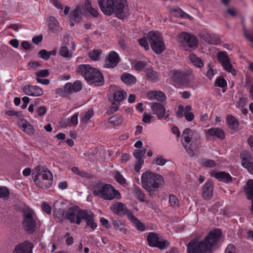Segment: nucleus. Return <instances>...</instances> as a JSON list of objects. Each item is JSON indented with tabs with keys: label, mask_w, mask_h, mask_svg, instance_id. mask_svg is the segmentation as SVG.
Returning a JSON list of instances; mask_svg holds the SVG:
<instances>
[{
	"label": "nucleus",
	"mask_w": 253,
	"mask_h": 253,
	"mask_svg": "<svg viewBox=\"0 0 253 253\" xmlns=\"http://www.w3.org/2000/svg\"><path fill=\"white\" fill-rule=\"evenodd\" d=\"M221 235V230L215 229L210 231L203 240L193 239L187 245L188 253H209L218 243Z\"/></svg>",
	"instance_id": "1"
},
{
	"label": "nucleus",
	"mask_w": 253,
	"mask_h": 253,
	"mask_svg": "<svg viewBox=\"0 0 253 253\" xmlns=\"http://www.w3.org/2000/svg\"><path fill=\"white\" fill-rule=\"evenodd\" d=\"M77 72L81 73L86 81L96 86L104 84V78L102 73L97 69L89 65H80L78 66Z\"/></svg>",
	"instance_id": "2"
},
{
	"label": "nucleus",
	"mask_w": 253,
	"mask_h": 253,
	"mask_svg": "<svg viewBox=\"0 0 253 253\" xmlns=\"http://www.w3.org/2000/svg\"><path fill=\"white\" fill-rule=\"evenodd\" d=\"M33 176L36 185L42 189H47L52 184V174L44 167L39 165L35 167Z\"/></svg>",
	"instance_id": "3"
},
{
	"label": "nucleus",
	"mask_w": 253,
	"mask_h": 253,
	"mask_svg": "<svg viewBox=\"0 0 253 253\" xmlns=\"http://www.w3.org/2000/svg\"><path fill=\"white\" fill-rule=\"evenodd\" d=\"M141 182L143 187L151 195L152 192L156 191L160 185L164 184V180L161 175L147 171L142 175Z\"/></svg>",
	"instance_id": "4"
},
{
	"label": "nucleus",
	"mask_w": 253,
	"mask_h": 253,
	"mask_svg": "<svg viewBox=\"0 0 253 253\" xmlns=\"http://www.w3.org/2000/svg\"><path fill=\"white\" fill-rule=\"evenodd\" d=\"M22 226L29 234H33L37 228V217L34 211L30 209H25L23 211Z\"/></svg>",
	"instance_id": "5"
},
{
	"label": "nucleus",
	"mask_w": 253,
	"mask_h": 253,
	"mask_svg": "<svg viewBox=\"0 0 253 253\" xmlns=\"http://www.w3.org/2000/svg\"><path fill=\"white\" fill-rule=\"evenodd\" d=\"M182 137L186 143V144H183V147L191 157L194 156L195 155L196 143H194V141H191V140L194 137L198 138L199 137V135L195 131L190 128H186L184 130Z\"/></svg>",
	"instance_id": "6"
},
{
	"label": "nucleus",
	"mask_w": 253,
	"mask_h": 253,
	"mask_svg": "<svg viewBox=\"0 0 253 253\" xmlns=\"http://www.w3.org/2000/svg\"><path fill=\"white\" fill-rule=\"evenodd\" d=\"M147 38L152 50L156 54H160L165 50V45L163 39L158 33L150 32Z\"/></svg>",
	"instance_id": "7"
},
{
	"label": "nucleus",
	"mask_w": 253,
	"mask_h": 253,
	"mask_svg": "<svg viewBox=\"0 0 253 253\" xmlns=\"http://www.w3.org/2000/svg\"><path fill=\"white\" fill-rule=\"evenodd\" d=\"M87 211L86 210H82L77 206H73L65 213V217L71 223L80 225Z\"/></svg>",
	"instance_id": "8"
},
{
	"label": "nucleus",
	"mask_w": 253,
	"mask_h": 253,
	"mask_svg": "<svg viewBox=\"0 0 253 253\" xmlns=\"http://www.w3.org/2000/svg\"><path fill=\"white\" fill-rule=\"evenodd\" d=\"M113 13L120 19H124L129 15V9L126 0H114Z\"/></svg>",
	"instance_id": "9"
},
{
	"label": "nucleus",
	"mask_w": 253,
	"mask_h": 253,
	"mask_svg": "<svg viewBox=\"0 0 253 253\" xmlns=\"http://www.w3.org/2000/svg\"><path fill=\"white\" fill-rule=\"evenodd\" d=\"M219 62L222 64L224 69L235 76L236 72L233 66L231 64L230 59L225 51H220L217 54Z\"/></svg>",
	"instance_id": "10"
},
{
	"label": "nucleus",
	"mask_w": 253,
	"mask_h": 253,
	"mask_svg": "<svg viewBox=\"0 0 253 253\" xmlns=\"http://www.w3.org/2000/svg\"><path fill=\"white\" fill-rule=\"evenodd\" d=\"M121 197L120 194L116 191L111 185L104 184V188L100 198L106 200H111L115 198L117 199Z\"/></svg>",
	"instance_id": "11"
},
{
	"label": "nucleus",
	"mask_w": 253,
	"mask_h": 253,
	"mask_svg": "<svg viewBox=\"0 0 253 253\" xmlns=\"http://www.w3.org/2000/svg\"><path fill=\"white\" fill-rule=\"evenodd\" d=\"M153 113L156 115L158 119L166 120L169 115H166V109L163 105L158 102H153L150 104Z\"/></svg>",
	"instance_id": "12"
},
{
	"label": "nucleus",
	"mask_w": 253,
	"mask_h": 253,
	"mask_svg": "<svg viewBox=\"0 0 253 253\" xmlns=\"http://www.w3.org/2000/svg\"><path fill=\"white\" fill-rule=\"evenodd\" d=\"M98 4L105 15L110 16L113 13L114 0H98Z\"/></svg>",
	"instance_id": "13"
},
{
	"label": "nucleus",
	"mask_w": 253,
	"mask_h": 253,
	"mask_svg": "<svg viewBox=\"0 0 253 253\" xmlns=\"http://www.w3.org/2000/svg\"><path fill=\"white\" fill-rule=\"evenodd\" d=\"M110 210L114 213L120 216H123L125 215H127L128 216L129 213H132L127 209L126 205L122 202H117L113 204L110 207Z\"/></svg>",
	"instance_id": "14"
},
{
	"label": "nucleus",
	"mask_w": 253,
	"mask_h": 253,
	"mask_svg": "<svg viewBox=\"0 0 253 253\" xmlns=\"http://www.w3.org/2000/svg\"><path fill=\"white\" fill-rule=\"evenodd\" d=\"M146 151V150L145 149L141 150L136 149L133 153V155L136 159L134 170L136 172H139L144 163V160L142 158L144 156Z\"/></svg>",
	"instance_id": "15"
},
{
	"label": "nucleus",
	"mask_w": 253,
	"mask_h": 253,
	"mask_svg": "<svg viewBox=\"0 0 253 253\" xmlns=\"http://www.w3.org/2000/svg\"><path fill=\"white\" fill-rule=\"evenodd\" d=\"M199 37L205 42L211 44H218L220 42L217 36L214 34L210 33L207 30L201 32L199 34Z\"/></svg>",
	"instance_id": "16"
},
{
	"label": "nucleus",
	"mask_w": 253,
	"mask_h": 253,
	"mask_svg": "<svg viewBox=\"0 0 253 253\" xmlns=\"http://www.w3.org/2000/svg\"><path fill=\"white\" fill-rule=\"evenodd\" d=\"M33 244L28 242L19 244L15 246L13 253H32Z\"/></svg>",
	"instance_id": "17"
},
{
	"label": "nucleus",
	"mask_w": 253,
	"mask_h": 253,
	"mask_svg": "<svg viewBox=\"0 0 253 253\" xmlns=\"http://www.w3.org/2000/svg\"><path fill=\"white\" fill-rule=\"evenodd\" d=\"M119 61V55L114 51H111L106 58V63L104 67L106 68H114L117 65Z\"/></svg>",
	"instance_id": "18"
},
{
	"label": "nucleus",
	"mask_w": 253,
	"mask_h": 253,
	"mask_svg": "<svg viewBox=\"0 0 253 253\" xmlns=\"http://www.w3.org/2000/svg\"><path fill=\"white\" fill-rule=\"evenodd\" d=\"M213 195V182L208 180L204 185L203 188L202 196L204 199H211Z\"/></svg>",
	"instance_id": "19"
},
{
	"label": "nucleus",
	"mask_w": 253,
	"mask_h": 253,
	"mask_svg": "<svg viewBox=\"0 0 253 253\" xmlns=\"http://www.w3.org/2000/svg\"><path fill=\"white\" fill-rule=\"evenodd\" d=\"M83 220H84L86 224L85 228L89 227L93 231L97 227V223L94 222V215L91 211H87L86 212Z\"/></svg>",
	"instance_id": "20"
},
{
	"label": "nucleus",
	"mask_w": 253,
	"mask_h": 253,
	"mask_svg": "<svg viewBox=\"0 0 253 253\" xmlns=\"http://www.w3.org/2000/svg\"><path fill=\"white\" fill-rule=\"evenodd\" d=\"M172 78L177 83L182 84H186L188 80V76L186 74L179 71H174Z\"/></svg>",
	"instance_id": "21"
},
{
	"label": "nucleus",
	"mask_w": 253,
	"mask_h": 253,
	"mask_svg": "<svg viewBox=\"0 0 253 253\" xmlns=\"http://www.w3.org/2000/svg\"><path fill=\"white\" fill-rule=\"evenodd\" d=\"M46 21L47 22V25L49 27V29L53 33L57 32L60 29L59 23L54 17H49L47 19Z\"/></svg>",
	"instance_id": "22"
},
{
	"label": "nucleus",
	"mask_w": 253,
	"mask_h": 253,
	"mask_svg": "<svg viewBox=\"0 0 253 253\" xmlns=\"http://www.w3.org/2000/svg\"><path fill=\"white\" fill-rule=\"evenodd\" d=\"M128 218L134 224L138 230L143 231L145 230V226L144 224L134 216L132 213H129L128 215Z\"/></svg>",
	"instance_id": "23"
},
{
	"label": "nucleus",
	"mask_w": 253,
	"mask_h": 253,
	"mask_svg": "<svg viewBox=\"0 0 253 253\" xmlns=\"http://www.w3.org/2000/svg\"><path fill=\"white\" fill-rule=\"evenodd\" d=\"M18 126L21 128L26 132L27 134L29 135H32L34 134V130L32 125L26 121H21L18 123Z\"/></svg>",
	"instance_id": "24"
},
{
	"label": "nucleus",
	"mask_w": 253,
	"mask_h": 253,
	"mask_svg": "<svg viewBox=\"0 0 253 253\" xmlns=\"http://www.w3.org/2000/svg\"><path fill=\"white\" fill-rule=\"evenodd\" d=\"M208 133L210 136H215L220 139H223L225 138V133L220 128H210L208 130Z\"/></svg>",
	"instance_id": "25"
},
{
	"label": "nucleus",
	"mask_w": 253,
	"mask_h": 253,
	"mask_svg": "<svg viewBox=\"0 0 253 253\" xmlns=\"http://www.w3.org/2000/svg\"><path fill=\"white\" fill-rule=\"evenodd\" d=\"M145 74L147 80L149 82H156L157 81L159 78L157 72L151 68H148L146 69Z\"/></svg>",
	"instance_id": "26"
},
{
	"label": "nucleus",
	"mask_w": 253,
	"mask_h": 253,
	"mask_svg": "<svg viewBox=\"0 0 253 253\" xmlns=\"http://www.w3.org/2000/svg\"><path fill=\"white\" fill-rule=\"evenodd\" d=\"M244 192L248 199H253V180L250 179L247 182L244 188Z\"/></svg>",
	"instance_id": "27"
},
{
	"label": "nucleus",
	"mask_w": 253,
	"mask_h": 253,
	"mask_svg": "<svg viewBox=\"0 0 253 253\" xmlns=\"http://www.w3.org/2000/svg\"><path fill=\"white\" fill-rule=\"evenodd\" d=\"M148 245L152 247H155L159 241L158 234L155 232L150 233L147 237Z\"/></svg>",
	"instance_id": "28"
},
{
	"label": "nucleus",
	"mask_w": 253,
	"mask_h": 253,
	"mask_svg": "<svg viewBox=\"0 0 253 253\" xmlns=\"http://www.w3.org/2000/svg\"><path fill=\"white\" fill-rule=\"evenodd\" d=\"M214 177L218 180L225 183H228L232 181L231 176L228 173L224 171L215 172Z\"/></svg>",
	"instance_id": "29"
},
{
	"label": "nucleus",
	"mask_w": 253,
	"mask_h": 253,
	"mask_svg": "<svg viewBox=\"0 0 253 253\" xmlns=\"http://www.w3.org/2000/svg\"><path fill=\"white\" fill-rule=\"evenodd\" d=\"M240 158L242 160L241 164L243 167L247 166L246 164L251 162L253 159L251 153L248 151H242L240 155Z\"/></svg>",
	"instance_id": "30"
},
{
	"label": "nucleus",
	"mask_w": 253,
	"mask_h": 253,
	"mask_svg": "<svg viewBox=\"0 0 253 253\" xmlns=\"http://www.w3.org/2000/svg\"><path fill=\"white\" fill-rule=\"evenodd\" d=\"M132 193L134 194L135 197L139 201L142 202L145 201V194L143 191L138 186L134 185Z\"/></svg>",
	"instance_id": "31"
},
{
	"label": "nucleus",
	"mask_w": 253,
	"mask_h": 253,
	"mask_svg": "<svg viewBox=\"0 0 253 253\" xmlns=\"http://www.w3.org/2000/svg\"><path fill=\"white\" fill-rule=\"evenodd\" d=\"M121 79L122 81L126 84H134L136 82L135 78L128 73L123 74L121 75Z\"/></svg>",
	"instance_id": "32"
},
{
	"label": "nucleus",
	"mask_w": 253,
	"mask_h": 253,
	"mask_svg": "<svg viewBox=\"0 0 253 253\" xmlns=\"http://www.w3.org/2000/svg\"><path fill=\"white\" fill-rule=\"evenodd\" d=\"M81 10L79 7L74 9L70 17V20H73L75 22L79 23L82 20Z\"/></svg>",
	"instance_id": "33"
},
{
	"label": "nucleus",
	"mask_w": 253,
	"mask_h": 253,
	"mask_svg": "<svg viewBox=\"0 0 253 253\" xmlns=\"http://www.w3.org/2000/svg\"><path fill=\"white\" fill-rule=\"evenodd\" d=\"M189 59L194 65L197 67L201 68L203 66L204 64L201 58L196 56L194 53L190 54Z\"/></svg>",
	"instance_id": "34"
},
{
	"label": "nucleus",
	"mask_w": 253,
	"mask_h": 253,
	"mask_svg": "<svg viewBox=\"0 0 253 253\" xmlns=\"http://www.w3.org/2000/svg\"><path fill=\"white\" fill-rule=\"evenodd\" d=\"M227 122L229 127L232 129L238 128L239 123L238 120L233 116H228L227 117Z\"/></svg>",
	"instance_id": "35"
},
{
	"label": "nucleus",
	"mask_w": 253,
	"mask_h": 253,
	"mask_svg": "<svg viewBox=\"0 0 253 253\" xmlns=\"http://www.w3.org/2000/svg\"><path fill=\"white\" fill-rule=\"evenodd\" d=\"M86 10L93 17H97L98 16L97 10L91 6V3L89 0H86L85 2Z\"/></svg>",
	"instance_id": "36"
},
{
	"label": "nucleus",
	"mask_w": 253,
	"mask_h": 253,
	"mask_svg": "<svg viewBox=\"0 0 253 253\" xmlns=\"http://www.w3.org/2000/svg\"><path fill=\"white\" fill-rule=\"evenodd\" d=\"M104 185L100 182H97L94 184L93 186V194L95 196H100V197L104 188Z\"/></svg>",
	"instance_id": "37"
},
{
	"label": "nucleus",
	"mask_w": 253,
	"mask_h": 253,
	"mask_svg": "<svg viewBox=\"0 0 253 253\" xmlns=\"http://www.w3.org/2000/svg\"><path fill=\"white\" fill-rule=\"evenodd\" d=\"M185 44H187L189 47L194 48L198 46V41L195 36L190 35V38L186 39Z\"/></svg>",
	"instance_id": "38"
},
{
	"label": "nucleus",
	"mask_w": 253,
	"mask_h": 253,
	"mask_svg": "<svg viewBox=\"0 0 253 253\" xmlns=\"http://www.w3.org/2000/svg\"><path fill=\"white\" fill-rule=\"evenodd\" d=\"M126 93L125 91L121 90L115 92L114 94V99L115 102L120 104V102L124 100L126 96Z\"/></svg>",
	"instance_id": "39"
},
{
	"label": "nucleus",
	"mask_w": 253,
	"mask_h": 253,
	"mask_svg": "<svg viewBox=\"0 0 253 253\" xmlns=\"http://www.w3.org/2000/svg\"><path fill=\"white\" fill-rule=\"evenodd\" d=\"M108 121L114 126H118L122 123L123 119L121 116L116 115L109 118Z\"/></svg>",
	"instance_id": "40"
},
{
	"label": "nucleus",
	"mask_w": 253,
	"mask_h": 253,
	"mask_svg": "<svg viewBox=\"0 0 253 253\" xmlns=\"http://www.w3.org/2000/svg\"><path fill=\"white\" fill-rule=\"evenodd\" d=\"M31 96H39L43 94L42 89L38 86L31 85Z\"/></svg>",
	"instance_id": "41"
},
{
	"label": "nucleus",
	"mask_w": 253,
	"mask_h": 253,
	"mask_svg": "<svg viewBox=\"0 0 253 253\" xmlns=\"http://www.w3.org/2000/svg\"><path fill=\"white\" fill-rule=\"evenodd\" d=\"M59 53L62 56L65 58L71 57L72 53L69 52V49L67 46H61L59 49Z\"/></svg>",
	"instance_id": "42"
},
{
	"label": "nucleus",
	"mask_w": 253,
	"mask_h": 253,
	"mask_svg": "<svg viewBox=\"0 0 253 253\" xmlns=\"http://www.w3.org/2000/svg\"><path fill=\"white\" fill-rule=\"evenodd\" d=\"M113 224L116 230L123 232L124 233H126V228L124 227V225L122 224L120 221L113 220Z\"/></svg>",
	"instance_id": "43"
},
{
	"label": "nucleus",
	"mask_w": 253,
	"mask_h": 253,
	"mask_svg": "<svg viewBox=\"0 0 253 253\" xmlns=\"http://www.w3.org/2000/svg\"><path fill=\"white\" fill-rule=\"evenodd\" d=\"M102 50L100 49H93L88 53V56L92 60L96 61L99 59Z\"/></svg>",
	"instance_id": "44"
},
{
	"label": "nucleus",
	"mask_w": 253,
	"mask_h": 253,
	"mask_svg": "<svg viewBox=\"0 0 253 253\" xmlns=\"http://www.w3.org/2000/svg\"><path fill=\"white\" fill-rule=\"evenodd\" d=\"M54 215L59 220H63L66 219L65 213L63 209H59L57 210L55 208L53 211Z\"/></svg>",
	"instance_id": "45"
},
{
	"label": "nucleus",
	"mask_w": 253,
	"mask_h": 253,
	"mask_svg": "<svg viewBox=\"0 0 253 253\" xmlns=\"http://www.w3.org/2000/svg\"><path fill=\"white\" fill-rule=\"evenodd\" d=\"M9 197V191L6 187H0V198L7 199Z\"/></svg>",
	"instance_id": "46"
},
{
	"label": "nucleus",
	"mask_w": 253,
	"mask_h": 253,
	"mask_svg": "<svg viewBox=\"0 0 253 253\" xmlns=\"http://www.w3.org/2000/svg\"><path fill=\"white\" fill-rule=\"evenodd\" d=\"M214 85L223 88L226 87L227 82L224 78L219 77L216 79Z\"/></svg>",
	"instance_id": "47"
},
{
	"label": "nucleus",
	"mask_w": 253,
	"mask_h": 253,
	"mask_svg": "<svg viewBox=\"0 0 253 253\" xmlns=\"http://www.w3.org/2000/svg\"><path fill=\"white\" fill-rule=\"evenodd\" d=\"M178 202L179 201L175 196L173 195H171L169 196V202L171 206L173 207V208L178 207Z\"/></svg>",
	"instance_id": "48"
},
{
	"label": "nucleus",
	"mask_w": 253,
	"mask_h": 253,
	"mask_svg": "<svg viewBox=\"0 0 253 253\" xmlns=\"http://www.w3.org/2000/svg\"><path fill=\"white\" fill-rule=\"evenodd\" d=\"M167 162V160L163 158L162 156H160L158 157L155 158L153 160V164H155L158 166H163Z\"/></svg>",
	"instance_id": "49"
},
{
	"label": "nucleus",
	"mask_w": 253,
	"mask_h": 253,
	"mask_svg": "<svg viewBox=\"0 0 253 253\" xmlns=\"http://www.w3.org/2000/svg\"><path fill=\"white\" fill-rule=\"evenodd\" d=\"M169 245V242L167 240L159 241L156 247L158 248L161 250H164L167 249Z\"/></svg>",
	"instance_id": "50"
},
{
	"label": "nucleus",
	"mask_w": 253,
	"mask_h": 253,
	"mask_svg": "<svg viewBox=\"0 0 253 253\" xmlns=\"http://www.w3.org/2000/svg\"><path fill=\"white\" fill-rule=\"evenodd\" d=\"M38 56L39 57L45 60L49 59L50 58L49 53H48V51H46L45 49H42L40 50L38 53Z\"/></svg>",
	"instance_id": "51"
},
{
	"label": "nucleus",
	"mask_w": 253,
	"mask_h": 253,
	"mask_svg": "<svg viewBox=\"0 0 253 253\" xmlns=\"http://www.w3.org/2000/svg\"><path fill=\"white\" fill-rule=\"evenodd\" d=\"M146 63L144 61H139L136 62L134 65V68L137 71H141L146 66Z\"/></svg>",
	"instance_id": "52"
},
{
	"label": "nucleus",
	"mask_w": 253,
	"mask_h": 253,
	"mask_svg": "<svg viewBox=\"0 0 253 253\" xmlns=\"http://www.w3.org/2000/svg\"><path fill=\"white\" fill-rule=\"evenodd\" d=\"M203 166L208 168H212L215 166V163L213 160L210 159H204L202 161Z\"/></svg>",
	"instance_id": "53"
},
{
	"label": "nucleus",
	"mask_w": 253,
	"mask_h": 253,
	"mask_svg": "<svg viewBox=\"0 0 253 253\" xmlns=\"http://www.w3.org/2000/svg\"><path fill=\"white\" fill-rule=\"evenodd\" d=\"M35 74L37 78H45L48 76L49 73L48 70L44 69L37 71Z\"/></svg>",
	"instance_id": "54"
},
{
	"label": "nucleus",
	"mask_w": 253,
	"mask_h": 253,
	"mask_svg": "<svg viewBox=\"0 0 253 253\" xmlns=\"http://www.w3.org/2000/svg\"><path fill=\"white\" fill-rule=\"evenodd\" d=\"M190 38V35L186 32H182L178 36V41L180 42L185 44L186 39Z\"/></svg>",
	"instance_id": "55"
},
{
	"label": "nucleus",
	"mask_w": 253,
	"mask_h": 253,
	"mask_svg": "<svg viewBox=\"0 0 253 253\" xmlns=\"http://www.w3.org/2000/svg\"><path fill=\"white\" fill-rule=\"evenodd\" d=\"M73 85V89L74 92H77L79 91H80L82 88V84L81 82L79 81H75L73 84H72Z\"/></svg>",
	"instance_id": "56"
},
{
	"label": "nucleus",
	"mask_w": 253,
	"mask_h": 253,
	"mask_svg": "<svg viewBox=\"0 0 253 253\" xmlns=\"http://www.w3.org/2000/svg\"><path fill=\"white\" fill-rule=\"evenodd\" d=\"M93 114V111L92 110H88L86 112L85 115L83 117L82 121L84 123H87L88 120L91 118Z\"/></svg>",
	"instance_id": "57"
},
{
	"label": "nucleus",
	"mask_w": 253,
	"mask_h": 253,
	"mask_svg": "<svg viewBox=\"0 0 253 253\" xmlns=\"http://www.w3.org/2000/svg\"><path fill=\"white\" fill-rule=\"evenodd\" d=\"M174 15L176 17H184L185 15H188L187 13L183 11L181 9H174L172 10Z\"/></svg>",
	"instance_id": "58"
},
{
	"label": "nucleus",
	"mask_w": 253,
	"mask_h": 253,
	"mask_svg": "<svg viewBox=\"0 0 253 253\" xmlns=\"http://www.w3.org/2000/svg\"><path fill=\"white\" fill-rule=\"evenodd\" d=\"M72 84L70 83H68L65 84L64 87V92L72 94L74 92L73 89Z\"/></svg>",
	"instance_id": "59"
},
{
	"label": "nucleus",
	"mask_w": 253,
	"mask_h": 253,
	"mask_svg": "<svg viewBox=\"0 0 253 253\" xmlns=\"http://www.w3.org/2000/svg\"><path fill=\"white\" fill-rule=\"evenodd\" d=\"M148 40H146L144 38L140 39L138 40V42L139 44L144 47L145 50H147L149 49V46L148 43Z\"/></svg>",
	"instance_id": "60"
},
{
	"label": "nucleus",
	"mask_w": 253,
	"mask_h": 253,
	"mask_svg": "<svg viewBox=\"0 0 253 253\" xmlns=\"http://www.w3.org/2000/svg\"><path fill=\"white\" fill-rule=\"evenodd\" d=\"M113 104L114 105L111 106L107 111V114L109 115L113 114L118 110V105L120 104H118L117 103L114 102L113 103Z\"/></svg>",
	"instance_id": "61"
},
{
	"label": "nucleus",
	"mask_w": 253,
	"mask_h": 253,
	"mask_svg": "<svg viewBox=\"0 0 253 253\" xmlns=\"http://www.w3.org/2000/svg\"><path fill=\"white\" fill-rule=\"evenodd\" d=\"M115 179L121 184H123L126 183L125 179L119 172H117L115 176Z\"/></svg>",
	"instance_id": "62"
},
{
	"label": "nucleus",
	"mask_w": 253,
	"mask_h": 253,
	"mask_svg": "<svg viewBox=\"0 0 253 253\" xmlns=\"http://www.w3.org/2000/svg\"><path fill=\"white\" fill-rule=\"evenodd\" d=\"M156 99L159 101H164L166 99V96L165 94L161 91H158L156 92Z\"/></svg>",
	"instance_id": "63"
},
{
	"label": "nucleus",
	"mask_w": 253,
	"mask_h": 253,
	"mask_svg": "<svg viewBox=\"0 0 253 253\" xmlns=\"http://www.w3.org/2000/svg\"><path fill=\"white\" fill-rule=\"evenodd\" d=\"M247 166H243L248 171L252 174H253V162H251L247 164Z\"/></svg>",
	"instance_id": "64"
}]
</instances>
